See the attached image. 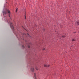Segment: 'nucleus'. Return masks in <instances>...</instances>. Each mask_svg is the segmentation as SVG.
Masks as SVG:
<instances>
[{"mask_svg": "<svg viewBox=\"0 0 79 79\" xmlns=\"http://www.w3.org/2000/svg\"><path fill=\"white\" fill-rule=\"evenodd\" d=\"M9 14V16L10 18V10H7L6 11H3V15H6V14H7V13Z\"/></svg>", "mask_w": 79, "mask_h": 79, "instance_id": "f257e3e1", "label": "nucleus"}, {"mask_svg": "<svg viewBox=\"0 0 79 79\" xmlns=\"http://www.w3.org/2000/svg\"><path fill=\"white\" fill-rule=\"evenodd\" d=\"M10 26L12 30H14V27H13V26L12 25V23H10Z\"/></svg>", "mask_w": 79, "mask_h": 79, "instance_id": "f03ea898", "label": "nucleus"}, {"mask_svg": "<svg viewBox=\"0 0 79 79\" xmlns=\"http://www.w3.org/2000/svg\"><path fill=\"white\" fill-rule=\"evenodd\" d=\"M44 67H49V66H50V65L47 64H44Z\"/></svg>", "mask_w": 79, "mask_h": 79, "instance_id": "7ed1b4c3", "label": "nucleus"}, {"mask_svg": "<svg viewBox=\"0 0 79 79\" xmlns=\"http://www.w3.org/2000/svg\"><path fill=\"white\" fill-rule=\"evenodd\" d=\"M25 35L26 36H28L29 37H31L30 36H29V35L28 34H27V35H26V34H25Z\"/></svg>", "mask_w": 79, "mask_h": 79, "instance_id": "20e7f679", "label": "nucleus"}, {"mask_svg": "<svg viewBox=\"0 0 79 79\" xmlns=\"http://www.w3.org/2000/svg\"><path fill=\"white\" fill-rule=\"evenodd\" d=\"M31 71H34V68H32L31 69Z\"/></svg>", "mask_w": 79, "mask_h": 79, "instance_id": "39448f33", "label": "nucleus"}, {"mask_svg": "<svg viewBox=\"0 0 79 79\" xmlns=\"http://www.w3.org/2000/svg\"><path fill=\"white\" fill-rule=\"evenodd\" d=\"M35 75H36V74L35 73H34V76L35 78V79H36V77H35Z\"/></svg>", "mask_w": 79, "mask_h": 79, "instance_id": "423d86ee", "label": "nucleus"}, {"mask_svg": "<svg viewBox=\"0 0 79 79\" xmlns=\"http://www.w3.org/2000/svg\"><path fill=\"white\" fill-rule=\"evenodd\" d=\"M72 42H74V41H76V40L74 39H73L72 40Z\"/></svg>", "mask_w": 79, "mask_h": 79, "instance_id": "0eeeda50", "label": "nucleus"}, {"mask_svg": "<svg viewBox=\"0 0 79 79\" xmlns=\"http://www.w3.org/2000/svg\"><path fill=\"white\" fill-rule=\"evenodd\" d=\"M77 24H78V25H79V21H78L77 22Z\"/></svg>", "mask_w": 79, "mask_h": 79, "instance_id": "6e6552de", "label": "nucleus"}, {"mask_svg": "<svg viewBox=\"0 0 79 79\" xmlns=\"http://www.w3.org/2000/svg\"><path fill=\"white\" fill-rule=\"evenodd\" d=\"M35 69H36V70H38V68L36 67L35 68Z\"/></svg>", "mask_w": 79, "mask_h": 79, "instance_id": "1a4fd4ad", "label": "nucleus"}, {"mask_svg": "<svg viewBox=\"0 0 79 79\" xmlns=\"http://www.w3.org/2000/svg\"><path fill=\"white\" fill-rule=\"evenodd\" d=\"M18 11V8H17L16 10V12H17Z\"/></svg>", "mask_w": 79, "mask_h": 79, "instance_id": "9d476101", "label": "nucleus"}, {"mask_svg": "<svg viewBox=\"0 0 79 79\" xmlns=\"http://www.w3.org/2000/svg\"><path fill=\"white\" fill-rule=\"evenodd\" d=\"M28 48H30V46H28Z\"/></svg>", "mask_w": 79, "mask_h": 79, "instance_id": "9b49d317", "label": "nucleus"}, {"mask_svg": "<svg viewBox=\"0 0 79 79\" xmlns=\"http://www.w3.org/2000/svg\"><path fill=\"white\" fill-rule=\"evenodd\" d=\"M22 47H23V48H24V46L23 45H22Z\"/></svg>", "mask_w": 79, "mask_h": 79, "instance_id": "f8f14e48", "label": "nucleus"}, {"mask_svg": "<svg viewBox=\"0 0 79 79\" xmlns=\"http://www.w3.org/2000/svg\"><path fill=\"white\" fill-rule=\"evenodd\" d=\"M43 50H45V48H44L43 49Z\"/></svg>", "mask_w": 79, "mask_h": 79, "instance_id": "ddd939ff", "label": "nucleus"}, {"mask_svg": "<svg viewBox=\"0 0 79 79\" xmlns=\"http://www.w3.org/2000/svg\"><path fill=\"white\" fill-rule=\"evenodd\" d=\"M25 19H26V16H25Z\"/></svg>", "mask_w": 79, "mask_h": 79, "instance_id": "4468645a", "label": "nucleus"}, {"mask_svg": "<svg viewBox=\"0 0 79 79\" xmlns=\"http://www.w3.org/2000/svg\"><path fill=\"white\" fill-rule=\"evenodd\" d=\"M63 37H64V36H63Z\"/></svg>", "mask_w": 79, "mask_h": 79, "instance_id": "2eb2a0df", "label": "nucleus"}, {"mask_svg": "<svg viewBox=\"0 0 79 79\" xmlns=\"http://www.w3.org/2000/svg\"><path fill=\"white\" fill-rule=\"evenodd\" d=\"M8 23H9V22H8Z\"/></svg>", "mask_w": 79, "mask_h": 79, "instance_id": "dca6fc26", "label": "nucleus"}]
</instances>
